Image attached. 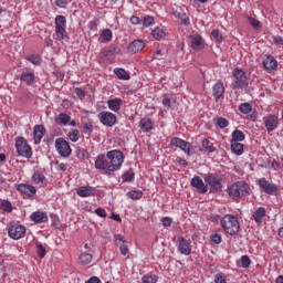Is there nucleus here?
I'll return each instance as SVG.
<instances>
[{
	"label": "nucleus",
	"instance_id": "nucleus-23",
	"mask_svg": "<svg viewBox=\"0 0 283 283\" xmlns=\"http://www.w3.org/2000/svg\"><path fill=\"white\" fill-rule=\"evenodd\" d=\"M212 94L216 101L222 98L224 96V84H222V82H217L212 87Z\"/></svg>",
	"mask_w": 283,
	"mask_h": 283
},
{
	"label": "nucleus",
	"instance_id": "nucleus-46",
	"mask_svg": "<svg viewBox=\"0 0 283 283\" xmlns=\"http://www.w3.org/2000/svg\"><path fill=\"white\" fill-rule=\"evenodd\" d=\"M151 34L157 41H160V39H163L165 36V31H163V29H160V28H157V29L153 30Z\"/></svg>",
	"mask_w": 283,
	"mask_h": 283
},
{
	"label": "nucleus",
	"instance_id": "nucleus-30",
	"mask_svg": "<svg viewBox=\"0 0 283 283\" xmlns=\"http://www.w3.org/2000/svg\"><path fill=\"white\" fill-rule=\"evenodd\" d=\"M20 80L22 81V83H25L27 85H32L35 81V76L32 72H23L20 76Z\"/></svg>",
	"mask_w": 283,
	"mask_h": 283
},
{
	"label": "nucleus",
	"instance_id": "nucleus-11",
	"mask_svg": "<svg viewBox=\"0 0 283 283\" xmlns=\"http://www.w3.org/2000/svg\"><path fill=\"white\" fill-rule=\"evenodd\" d=\"M98 119L99 123L106 127H114V125H116V116L112 112H101L98 114Z\"/></svg>",
	"mask_w": 283,
	"mask_h": 283
},
{
	"label": "nucleus",
	"instance_id": "nucleus-63",
	"mask_svg": "<svg viewBox=\"0 0 283 283\" xmlns=\"http://www.w3.org/2000/svg\"><path fill=\"white\" fill-rule=\"evenodd\" d=\"M271 167L274 171H277V169L282 168V165L277 160H273Z\"/></svg>",
	"mask_w": 283,
	"mask_h": 283
},
{
	"label": "nucleus",
	"instance_id": "nucleus-9",
	"mask_svg": "<svg viewBox=\"0 0 283 283\" xmlns=\"http://www.w3.org/2000/svg\"><path fill=\"white\" fill-rule=\"evenodd\" d=\"M95 169H98L101 174H112L109 171V158H107V155L101 154L96 157Z\"/></svg>",
	"mask_w": 283,
	"mask_h": 283
},
{
	"label": "nucleus",
	"instance_id": "nucleus-41",
	"mask_svg": "<svg viewBox=\"0 0 283 283\" xmlns=\"http://www.w3.org/2000/svg\"><path fill=\"white\" fill-rule=\"evenodd\" d=\"M80 264H90L92 262L93 256L91 253H82L78 258Z\"/></svg>",
	"mask_w": 283,
	"mask_h": 283
},
{
	"label": "nucleus",
	"instance_id": "nucleus-52",
	"mask_svg": "<svg viewBox=\"0 0 283 283\" xmlns=\"http://www.w3.org/2000/svg\"><path fill=\"white\" fill-rule=\"evenodd\" d=\"M214 283H227V276L222 273H218L214 275Z\"/></svg>",
	"mask_w": 283,
	"mask_h": 283
},
{
	"label": "nucleus",
	"instance_id": "nucleus-6",
	"mask_svg": "<svg viewBox=\"0 0 283 283\" xmlns=\"http://www.w3.org/2000/svg\"><path fill=\"white\" fill-rule=\"evenodd\" d=\"M15 148L19 156L24 158H32V147L28 145V140L24 137L15 138Z\"/></svg>",
	"mask_w": 283,
	"mask_h": 283
},
{
	"label": "nucleus",
	"instance_id": "nucleus-54",
	"mask_svg": "<svg viewBox=\"0 0 283 283\" xmlns=\"http://www.w3.org/2000/svg\"><path fill=\"white\" fill-rule=\"evenodd\" d=\"M93 132V126H92V123H85L83 124V133L84 134H92Z\"/></svg>",
	"mask_w": 283,
	"mask_h": 283
},
{
	"label": "nucleus",
	"instance_id": "nucleus-43",
	"mask_svg": "<svg viewBox=\"0 0 283 283\" xmlns=\"http://www.w3.org/2000/svg\"><path fill=\"white\" fill-rule=\"evenodd\" d=\"M250 25L254 28V30H260L262 28V23L259 20H255L253 17H248Z\"/></svg>",
	"mask_w": 283,
	"mask_h": 283
},
{
	"label": "nucleus",
	"instance_id": "nucleus-15",
	"mask_svg": "<svg viewBox=\"0 0 283 283\" xmlns=\"http://www.w3.org/2000/svg\"><path fill=\"white\" fill-rule=\"evenodd\" d=\"M178 251L181 255H190L191 254V242L185 238L178 239Z\"/></svg>",
	"mask_w": 283,
	"mask_h": 283
},
{
	"label": "nucleus",
	"instance_id": "nucleus-62",
	"mask_svg": "<svg viewBox=\"0 0 283 283\" xmlns=\"http://www.w3.org/2000/svg\"><path fill=\"white\" fill-rule=\"evenodd\" d=\"M273 42L275 43V45H283V38L280 35H276L273 38Z\"/></svg>",
	"mask_w": 283,
	"mask_h": 283
},
{
	"label": "nucleus",
	"instance_id": "nucleus-7",
	"mask_svg": "<svg viewBox=\"0 0 283 283\" xmlns=\"http://www.w3.org/2000/svg\"><path fill=\"white\" fill-rule=\"evenodd\" d=\"M205 182L206 185H209L211 193H217V191H220V189H222V179H220L218 175H206Z\"/></svg>",
	"mask_w": 283,
	"mask_h": 283
},
{
	"label": "nucleus",
	"instance_id": "nucleus-31",
	"mask_svg": "<svg viewBox=\"0 0 283 283\" xmlns=\"http://www.w3.org/2000/svg\"><path fill=\"white\" fill-rule=\"evenodd\" d=\"M70 120H72V116L65 113H60L57 117H55V123H57V125H69Z\"/></svg>",
	"mask_w": 283,
	"mask_h": 283
},
{
	"label": "nucleus",
	"instance_id": "nucleus-38",
	"mask_svg": "<svg viewBox=\"0 0 283 283\" xmlns=\"http://www.w3.org/2000/svg\"><path fill=\"white\" fill-rule=\"evenodd\" d=\"M126 196L130 200H140V198H143V192L140 190H132V191H128Z\"/></svg>",
	"mask_w": 283,
	"mask_h": 283
},
{
	"label": "nucleus",
	"instance_id": "nucleus-45",
	"mask_svg": "<svg viewBox=\"0 0 283 283\" xmlns=\"http://www.w3.org/2000/svg\"><path fill=\"white\" fill-rule=\"evenodd\" d=\"M134 171H127L122 176L123 182H133L135 178Z\"/></svg>",
	"mask_w": 283,
	"mask_h": 283
},
{
	"label": "nucleus",
	"instance_id": "nucleus-35",
	"mask_svg": "<svg viewBox=\"0 0 283 283\" xmlns=\"http://www.w3.org/2000/svg\"><path fill=\"white\" fill-rule=\"evenodd\" d=\"M114 72L120 81H129V73L124 69H115Z\"/></svg>",
	"mask_w": 283,
	"mask_h": 283
},
{
	"label": "nucleus",
	"instance_id": "nucleus-44",
	"mask_svg": "<svg viewBox=\"0 0 283 283\" xmlns=\"http://www.w3.org/2000/svg\"><path fill=\"white\" fill-rule=\"evenodd\" d=\"M251 104L249 103H242L240 106H239V111L241 112V114H251Z\"/></svg>",
	"mask_w": 283,
	"mask_h": 283
},
{
	"label": "nucleus",
	"instance_id": "nucleus-26",
	"mask_svg": "<svg viewBox=\"0 0 283 283\" xmlns=\"http://www.w3.org/2000/svg\"><path fill=\"white\" fill-rule=\"evenodd\" d=\"M32 180L34 182V185H38V187H45V175H43L42 172L35 171L32 175Z\"/></svg>",
	"mask_w": 283,
	"mask_h": 283
},
{
	"label": "nucleus",
	"instance_id": "nucleus-4",
	"mask_svg": "<svg viewBox=\"0 0 283 283\" xmlns=\"http://www.w3.org/2000/svg\"><path fill=\"white\" fill-rule=\"evenodd\" d=\"M109 171L113 174L114 171H118L120 169L123 163H125V155L120 150H111L107 153Z\"/></svg>",
	"mask_w": 283,
	"mask_h": 283
},
{
	"label": "nucleus",
	"instance_id": "nucleus-40",
	"mask_svg": "<svg viewBox=\"0 0 283 283\" xmlns=\"http://www.w3.org/2000/svg\"><path fill=\"white\" fill-rule=\"evenodd\" d=\"M216 126L219 127V129H224V127H229V119L224 117H218L216 119Z\"/></svg>",
	"mask_w": 283,
	"mask_h": 283
},
{
	"label": "nucleus",
	"instance_id": "nucleus-57",
	"mask_svg": "<svg viewBox=\"0 0 283 283\" xmlns=\"http://www.w3.org/2000/svg\"><path fill=\"white\" fill-rule=\"evenodd\" d=\"M96 216H98L99 218H107V212L105 211V209L103 208H97L95 210Z\"/></svg>",
	"mask_w": 283,
	"mask_h": 283
},
{
	"label": "nucleus",
	"instance_id": "nucleus-3",
	"mask_svg": "<svg viewBox=\"0 0 283 283\" xmlns=\"http://www.w3.org/2000/svg\"><path fill=\"white\" fill-rule=\"evenodd\" d=\"M221 227L229 235H235L240 231V222L238 218L231 214H226L221 219Z\"/></svg>",
	"mask_w": 283,
	"mask_h": 283
},
{
	"label": "nucleus",
	"instance_id": "nucleus-2",
	"mask_svg": "<svg viewBox=\"0 0 283 283\" xmlns=\"http://www.w3.org/2000/svg\"><path fill=\"white\" fill-rule=\"evenodd\" d=\"M55 36L61 43H70V35H67V19L64 15H57L55 18Z\"/></svg>",
	"mask_w": 283,
	"mask_h": 283
},
{
	"label": "nucleus",
	"instance_id": "nucleus-22",
	"mask_svg": "<svg viewBox=\"0 0 283 283\" xmlns=\"http://www.w3.org/2000/svg\"><path fill=\"white\" fill-rule=\"evenodd\" d=\"M189 41L193 50H202L205 48V42H202V36L200 35H190Z\"/></svg>",
	"mask_w": 283,
	"mask_h": 283
},
{
	"label": "nucleus",
	"instance_id": "nucleus-25",
	"mask_svg": "<svg viewBox=\"0 0 283 283\" xmlns=\"http://www.w3.org/2000/svg\"><path fill=\"white\" fill-rule=\"evenodd\" d=\"M200 151H206L207 154H213L216 151V146L208 138L201 140Z\"/></svg>",
	"mask_w": 283,
	"mask_h": 283
},
{
	"label": "nucleus",
	"instance_id": "nucleus-20",
	"mask_svg": "<svg viewBox=\"0 0 283 283\" xmlns=\"http://www.w3.org/2000/svg\"><path fill=\"white\" fill-rule=\"evenodd\" d=\"M95 193L96 189H94V187L81 186L77 189V196H80L81 198H90V196H95Z\"/></svg>",
	"mask_w": 283,
	"mask_h": 283
},
{
	"label": "nucleus",
	"instance_id": "nucleus-21",
	"mask_svg": "<svg viewBox=\"0 0 283 283\" xmlns=\"http://www.w3.org/2000/svg\"><path fill=\"white\" fill-rule=\"evenodd\" d=\"M32 222H36V224H43V222H48V213L43 211L33 212L30 216Z\"/></svg>",
	"mask_w": 283,
	"mask_h": 283
},
{
	"label": "nucleus",
	"instance_id": "nucleus-64",
	"mask_svg": "<svg viewBox=\"0 0 283 283\" xmlns=\"http://www.w3.org/2000/svg\"><path fill=\"white\" fill-rule=\"evenodd\" d=\"M85 283H102V282H101V279H98V276H92Z\"/></svg>",
	"mask_w": 283,
	"mask_h": 283
},
{
	"label": "nucleus",
	"instance_id": "nucleus-47",
	"mask_svg": "<svg viewBox=\"0 0 283 283\" xmlns=\"http://www.w3.org/2000/svg\"><path fill=\"white\" fill-rule=\"evenodd\" d=\"M115 244H117V247H120L122 244H127V240H125V237H123V234H115Z\"/></svg>",
	"mask_w": 283,
	"mask_h": 283
},
{
	"label": "nucleus",
	"instance_id": "nucleus-27",
	"mask_svg": "<svg viewBox=\"0 0 283 283\" xmlns=\"http://www.w3.org/2000/svg\"><path fill=\"white\" fill-rule=\"evenodd\" d=\"M265 216L266 209L264 207H260L254 212L253 220L256 222V224H262V220H264Z\"/></svg>",
	"mask_w": 283,
	"mask_h": 283
},
{
	"label": "nucleus",
	"instance_id": "nucleus-36",
	"mask_svg": "<svg viewBox=\"0 0 283 283\" xmlns=\"http://www.w3.org/2000/svg\"><path fill=\"white\" fill-rule=\"evenodd\" d=\"M238 266H241L242 269H249L251 266V259L249 255H242L238 262Z\"/></svg>",
	"mask_w": 283,
	"mask_h": 283
},
{
	"label": "nucleus",
	"instance_id": "nucleus-50",
	"mask_svg": "<svg viewBox=\"0 0 283 283\" xmlns=\"http://www.w3.org/2000/svg\"><path fill=\"white\" fill-rule=\"evenodd\" d=\"M210 239H211V242H213L214 244H220V242H222V235H220V233L218 232L211 234Z\"/></svg>",
	"mask_w": 283,
	"mask_h": 283
},
{
	"label": "nucleus",
	"instance_id": "nucleus-51",
	"mask_svg": "<svg viewBox=\"0 0 283 283\" xmlns=\"http://www.w3.org/2000/svg\"><path fill=\"white\" fill-rule=\"evenodd\" d=\"M211 34H212V39H214L217 43H222V33H220V31L213 30Z\"/></svg>",
	"mask_w": 283,
	"mask_h": 283
},
{
	"label": "nucleus",
	"instance_id": "nucleus-32",
	"mask_svg": "<svg viewBox=\"0 0 283 283\" xmlns=\"http://www.w3.org/2000/svg\"><path fill=\"white\" fill-rule=\"evenodd\" d=\"M172 14L175 19L178 20V23H180L181 25H189V17H187L185 12L175 11Z\"/></svg>",
	"mask_w": 283,
	"mask_h": 283
},
{
	"label": "nucleus",
	"instance_id": "nucleus-33",
	"mask_svg": "<svg viewBox=\"0 0 283 283\" xmlns=\"http://www.w3.org/2000/svg\"><path fill=\"white\" fill-rule=\"evenodd\" d=\"M231 136H232L231 143H242V140L247 138L244 133L240 129H235L234 132H232Z\"/></svg>",
	"mask_w": 283,
	"mask_h": 283
},
{
	"label": "nucleus",
	"instance_id": "nucleus-39",
	"mask_svg": "<svg viewBox=\"0 0 283 283\" xmlns=\"http://www.w3.org/2000/svg\"><path fill=\"white\" fill-rule=\"evenodd\" d=\"M114 34L112 33V30L109 29H104L101 33V39H103V41H105L106 43H109V41H112Z\"/></svg>",
	"mask_w": 283,
	"mask_h": 283
},
{
	"label": "nucleus",
	"instance_id": "nucleus-5",
	"mask_svg": "<svg viewBox=\"0 0 283 283\" xmlns=\"http://www.w3.org/2000/svg\"><path fill=\"white\" fill-rule=\"evenodd\" d=\"M232 78V90H244L249 85L247 73L240 69L233 71Z\"/></svg>",
	"mask_w": 283,
	"mask_h": 283
},
{
	"label": "nucleus",
	"instance_id": "nucleus-55",
	"mask_svg": "<svg viewBox=\"0 0 283 283\" xmlns=\"http://www.w3.org/2000/svg\"><path fill=\"white\" fill-rule=\"evenodd\" d=\"M45 248L43 247V244H38V255L39 258L43 259L45 258Z\"/></svg>",
	"mask_w": 283,
	"mask_h": 283
},
{
	"label": "nucleus",
	"instance_id": "nucleus-19",
	"mask_svg": "<svg viewBox=\"0 0 283 283\" xmlns=\"http://www.w3.org/2000/svg\"><path fill=\"white\" fill-rule=\"evenodd\" d=\"M143 50H145V42L142 40H134L128 45V52H130V54H138V52H143Z\"/></svg>",
	"mask_w": 283,
	"mask_h": 283
},
{
	"label": "nucleus",
	"instance_id": "nucleus-34",
	"mask_svg": "<svg viewBox=\"0 0 283 283\" xmlns=\"http://www.w3.org/2000/svg\"><path fill=\"white\" fill-rule=\"evenodd\" d=\"M179 149H181V151H185L187 156H192V154H196L193 146L189 142H184V144H181V147Z\"/></svg>",
	"mask_w": 283,
	"mask_h": 283
},
{
	"label": "nucleus",
	"instance_id": "nucleus-42",
	"mask_svg": "<svg viewBox=\"0 0 283 283\" xmlns=\"http://www.w3.org/2000/svg\"><path fill=\"white\" fill-rule=\"evenodd\" d=\"M158 282V276L156 274L144 275L142 277V283H156Z\"/></svg>",
	"mask_w": 283,
	"mask_h": 283
},
{
	"label": "nucleus",
	"instance_id": "nucleus-13",
	"mask_svg": "<svg viewBox=\"0 0 283 283\" xmlns=\"http://www.w3.org/2000/svg\"><path fill=\"white\" fill-rule=\"evenodd\" d=\"M18 191L27 196V198H34L36 196V188L34 186H30L28 184H19L17 186Z\"/></svg>",
	"mask_w": 283,
	"mask_h": 283
},
{
	"label": "nucleus",
	"instance_id": "nucleus-12",
	"mask_svg": "<svg viewBox=\"0 0 283 283\" xmlns=\"http://www.w3.org/2000/svg\"><path fill=\"white\" fill-rule=\"evenodd\" d=\"M259 187L269 196L277 193V185L271 184L269 180H266V178L259 179Z\"/></svg>",
	"mask_w": 283,
	"mask_h": 283
},
{
	"label": "nucleus",
	"instance_id": "nucleus-17",
	"mask_svg": "<svg viewBox=\"0 0 283 283\" xmlns=\"http://www.w3.org/2000/svg\"><path fill=\"white\" fill-rule=\"evenodd\" d=\"M45 136V126L44 125H35L33 128V139L35 145H40L41 140Z\"/></svg>",
	"mask_w": 283,
	"mask_h": 283
},
{
	"label": "nucleus",
	"instance_id": "nucleus-48",
	"mask_svg": "<svg viewBox=\"0 0 283 283\" xmlns=\"http://www.w3.org/2000/svg\"><path fill=\"white\" fill-rule=\"evenodd\" d=\"M170 144H171L174 147H179V148H181L182 145H185V140L181 139V138H178V137H174V138L170 140Z\"/></svg>",
	"mask_w": 283,
	"mask_h": 283
},
{
	"label": "nucleus",
	"instance_id": "nucleus-8",
	"mask_svg": "<svg viewBox=\"0 0 283 283\" xmlns=\"http://www.w3.org/2000/svg\"><path fill=\"white\" fill-rule=\"evenodd\" d=\"M55 148L60 156H63V158H70L72 155V148L70 147V143L63 138H57L55 140Z\"/></svg>",
	"mask_w": 283,
	"mask_h": 283
},
{
	"label": "nucleus",
	"instance_id": "nucleus-56",
	"mask_svg": "<svg viewBox=\"0 0 283 283\" xmlns=\"http://www.w3.org/2000/svg\"><path fill=\"white\" fill-rule=\"evenodd\" d=\"M153 23H154V18L151 17L144 18L143 25H145V28L151 27Z\"/></svg>",
	"mask_w": 283,
	"mask_h": 283
},
{
	"label": "nucleus",
	"instance_id": "nucleus-53",
	"mask_svg": "<svg viewBox=\"0 0 283 283\" xmlns=\"http://www.w3.org/2000/svg\"><path fill=\"white\" fill-rule=\"evenodd\" d=\"M27 59L30 63H33V65H39L41 63V57H39V55H29Z\"/></svg>",
	"mask_w": 283,
	"mask_h": 283
},
{
	"label": "nucleus",
	"instance_id": "nucleus-16",
	"mask_svg": "<svg viewBox=\"0 0 283 283\" xmlns=\"http://www.w3.org/2000/svg\"><path fill=\"white\" fill-rule=\"evenodd\" d=\"M263 67L271 74V72H274V70L277 69V60L273 55H266L263 61Z\"/></svg>",
	"mask_w": 283,
	"mask_h": 283
},
{
	"label": "nucleus",
	"instance_id": "nucleus-59",
	"mask_svg": "<svg viewBox=\"0 0 283 283\" xmlns=\"http://www.w3.org/2000/svg\"><path fill=\"white\" fill-rule=\"evenodd\" d=\"M67 3H70L67 0H55V6H57V8H66Z\"/></svg>",
	"mask_w": 283,
	"mask_h": 283
},
{
	"label": "nucleus",
	"instance_id": "nucleus-14",
	"mask_svg": "<svg viewBox=\"0 0 283 283\" xmlns=\"http://www.w3.org/2000/svg\"><path fill=\"white\" fill-rule=\"evenodd\" d=\"M263 123L266 132L269 133L275 132V129H277L279 119H277V116L275 115H269L268 117H264Z\"/></svg>",
	"mask_w": 283,
	"mask_h": 283
},
{
	"label": "nucleus",
	"instance_id": "nucleus-28",
	"mask_svg": "<svg viewBox=\"0 0 283 283\" xmlns=\"http://www.w3.org/2000/svg\"><path fill=\"white\" fill-rule=\"evenodd\" d=\"M230 149L235 156H242L244 154V145L240 142H231Z\"/></svg>",
	"mask_w": 283,
	"mask_h": 283
},
{
	"label": "nucleus",
	"instance_id": "nucleus-18",
	"mask_svg": "<svg viewBox=\"0 0 283 283\" xmlns=\"http://www.w3.org/2000/svg\"><path fill=\"white\" fill-rule=\"evenodd\" d=\"M191 186L195 187L199 193H207V185H205V181H202V178L199 176L191 179Z\"/></svg>",
	"mask_w": 283,
	"mask_h": 283
},
{
	"label": "nucleus",
	"instance_id": "nucleus-29",
	"mask_svg": "<svg viewBox=\"0 0 283 283\" xmlns=\"http://www.w3.org/2000/svg\"><path fill=\"white\" fill-rule=\"evenodd\" d=\"M139 127L143 132H151L154 129V122L149 118H143L139 122Z\"/></svg>",
	"mask_w": 283,
	"mask_h": 283
},
{
	"label": "nucleus",
	"instance_id": "nucleus-61",
	"mask_svg": "<svg viewBox=\"0 0 283 283\" xmlns=\"http://www.w3.org/2000/svg\"><path fill=\"white\" fill-rule=\"evenodd\" d=\"M75 94L78 96V98H83L85 96V91H83V88L76 87Z\"/></svg>",
	"mask_w": 283,
	"mask_h": 283
},
{
	"label": "nucleus",
	"instance_id": "nucleus-24",
	"mask_svg": "<svg viewBox=\"0 0 283 283\" xmlns=\"http://www.w3.org/2000/svg\"><path fill=\"white\" fill-rule=\"evenodd\" d=\"M108 105V109H111V112H120V106L123 105V99L116 97L113 99H109L107 102Z\"/></svg>",
	"mask_w": 283,
	"mask_h": 283
},
{
	"label": "nucleus",
	"instance_id": "nucleus-10",
	"mask_svg": "<svg viewBox=\"0 0 283 283\" xmlns=\"http://www.w3.org/2000/svg\"><path fill=\"white\" fill-rule=\"evenodd\" d=\"M9 238L12 240H21V238H25V227L22 224H12L8 230Z\"/></svg>",
	"mask_w": 283,
	"mask_h": 283
},
{
	"label": "nucleus",
	"instance_id": "nucleus-1",
	"mask_svg": "<svg viewBox=\"0 0 283 283\" xmlns=\"http://www.w3.org/2000/svg\"><path fill=\"white\" fill-rule=\"evenodd\" d=\"M249 191H251L249 184L245 181H237L228 188V196L232 198V200H240L244 198V196H249Z\"/></svg>",
	"mask_w": 283,
	"mask_h": 283
},
{
	"label": "nucleus",
	"instance_id": "nucleus-49",
	"mask_svg": "<svg viewBox=\"0 0 283 283\" xmlns=\"http://www.w3.org/2000/svg\"><path fill=\"white\" fill-rule=\"evenodd\" d=\"M1 209L2 211L10 213L12 212V203H10V201H2Z\"/></svg>",
	"mask_w": 283,
	"mask_h": 283
},
{
	"label": "nucleus",
	"instance_id": "nucleus-58",
	"mask_svg": "<svg viewBox=\"0 0 283 283\" xmlns=\"http://www.w3.org/2000/svg\"><path fill=\"white\" fill-rule=\"evenodd\" d=\"M118 247H119V251H120L122 255H127V253H129V248L127 247V243H124Z\"/></svg>",
	"mask_w": 283,
	"mask_h": 283
},
{
	"label": "nucleus",
	"instance_id": "nucleus-37",
	"mask_svg": "<svg viewBox=\"0 0 283 283\" xmlns=\"http://www.w3.org/2000/svg\"><path fill=\"white\" fill-rule=\"evenodd\" d=\"M69 139L72 143H78L80 138H81V133L78 132V129H71L67 134Z\"/></svg>",
	"mask_w": 283,
	"mask_h": 283
},
{
	"label": "nucleus",
	"instance_id": "nucleus-60",
	"mask_svg": "<svg viewBox=\"0 0 283 283\" xmlns=\"http://www.w3.org/2000/svg\"><path fill=\"white\" fill-rule=\"evenodd\" d=\"M161 222H163L164 227H171V218H169V217H164L161 219Z\"/></svg>",
	"mask_w": 283,
	"mask_h": 283
}]
</instances>
